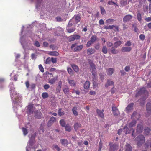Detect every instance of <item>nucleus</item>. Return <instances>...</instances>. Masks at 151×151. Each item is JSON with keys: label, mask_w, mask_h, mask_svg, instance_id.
<instances>
[{"label": "nucleus", "mask_w": 151, "mask_h": 151, "mask_svg": "<svg viewBox=\"0 0 151 151\" xmlns=\"http://www.w3.org/2000/svg\"><path fill=\"white\" fill-rule=\"evenodd\" d=\"M95 52V50L92 48H89L87 50V54L88 55L92 54L94 53Z\"/></svg>", "instance_id": "nucleus-20"}, {"label": "nucleus", "mask_w": 151, "mask_h": 151, "mask_svg": "<svg viewBox=\"0 0 151 151\" xmlns=\"http://www.w3.org/2000/svg\"><path fill=\"white\" fill-rule=\"evenodd\" d=\"M133 104L131 103L129 104L126 108V111L127 113H129L132 110Z\"/></svg>", "instance_id": "nucleus-8"}, {"label": "nucleus", "mask_w": 151, "mask_h": 151, "mask_svg": "<svg viewBox=\"0 0 151 151\" xmlns=\"http://www.w3.org/2000/svg\"><path fill=\"white\" fill-rule=\"evenodd\" d=\"M103 110H102V111L99 109H97L96 110V112L99 116L102 118L104 117V114L103 113Z\"/></svg>", "instance_id": "nucleus-19"}, {"label": "nucleus", "mask_w": 151, "mask_h": 151, "mask_svg": "<svg viewBox=\"0 0 151 151\" xmlns=\"http://www.w3.org/2000/svg\"><path fill=\"white\" fill-rule=\"evenodd\" d=\"M77 108L76 107H73L72 109V111L74 115L76 116H77L78 115V113L77 111Z\"/></svg>", "instance_id": "nucleus-36"}, {"label": "nucleus", "mask_w": 151, "mask_h": 151, "mask_svg": "<svg viewBox=\"0 0 151 151\" xmlns=\"http://www.w3.org/2000/svg\"><path fill=\"white\" fill-rule=\"evenodd\" d=\"M63 91L65 93L68 94L69 92V89L68 88H66L63 89Z\"/></svg>", "instance_id": "nucleus-59"}, {"label": "nucleus", "mask_w": 151, "mask_h": 151, "mask_svg": "<svg viewBox=\"0 0 151 151\" xmlns=\"http://www.w3.org/2000/svg\"><path fill=\"white\" fill-rule=\"evenodd\" d=\"M89 64L91 67V70L92 75L93 76H95L96 73L95 65L92 62H90Z\"/></svg>", "instance_id": "nucleus-5"}, {"label": "nucleus", "mask_w": 151, "mask_h": 151, "mask_svg": "<svg viewBox=\"0 0 151 151\" xmlns=\"http://www.w3.org/2000/svg\"><path fill=\"white\" fill-rule=\"evenodd\" d=\"M107 49L106 46H103L102 49V52L105 54H106L107 53Z\"/></svg>", "instance_id": "nucleus-42"}, {"label": "nucleus", "mask_w": 151, "mask_h": 151, "mask_svg": "<svg viewBox=\"0 0 151 151\" xmlns=\"http://www.w3.org/2000/svg\"><path fill=\"white\" fill-rule=\"evenodd\" d=\"M121 43L122 42L120 41H119L117 42H116L114 43V47L115 48H117L118 46L120 45Z\"/></svg>", "instance_id": "nucleus-41"}, {"label": "nucleus", "mask_w": 151, "mask_h": 151, "mask_svg": "<svg viewBox=\"0 0 151 151\" xmlns=\"http://www.w3.org/2000/svg\"><path fill=\"white\" fill-rule=\"evenodd\" d=\"M71 67L76 72H78L79 71V68L75 64H73L71 65Z\"/></svg>", "instance_id": "nucleus-28"}, {"label": "nucleus", "mask_w": 151, "mask_h": 151, "mask_svg": "<svg viewBox=\"0 0 151 151\" xmlns=\"http://www.w3.org/2000/svg\"><path fill=\"white\" fill-rule=\"evenodd\" d=\"M34 45L35 46L37 47L40 46V43L38 41H35L34 44Z\"/></svg>", "instance_id": "nucleus-63"}, {"label": "nucleus", "mask_w": 151, "mask_h": 151, "mask_svg": "<svg viewBox=\"0 0 151 151\" xmlns=\"http://www.w3.org/2000/svg\"><path fill=\"white\" fill-rule=\"evenodd\" d=\"M125 151H131L132 148L130 144L126 143L125 145Z\"/></svg>", "instance_id": "nucleus-15"}, {"label": "nucleus", "mask_w": 151, "mask_h": 151, "mask_svg": "<svg viewBox=\"0 0 151 151\" xmlns=\"http://www.w3.org/2000/svg\"><path fill=\"white\" fill-rule=\"evenodd\" d=\"M139 116V114H137L136 112L134 111L132 115L131 118L133 119H138Z\"/></svg>", "instance_id": "nucleus-25"}, {"label": "nucleus", "mask_w": 151, "mask_h": 151, "mask_svg": "<svg viewBox=\"0 0 151 151\" xmlns=\"http://www.w3.org/2000/svg\"><path fill=\"white\" fill-rule=\"evenodd\" d=\"M128 125L126 124L124 127V130L125 132V134H129L132 131V129H130L128 127Z\"/></svg>", "instance_id": "nucleus-11"}, {"label": "nucleus", "mask_w": 151, "mask_h": 151, "mask_svg": "<svg viewBox=\"0 0 151 151\" xmlns=\"http://www.w3.org/2000/svg\"><path fill=\"white\" fill-rule=\"evenodd\" d=\"M108 4L109 5H113V4H114L116 6H118V5L116 3L111 1H109L108 2Z\"/></svg>", "instance_id": "nucleus-57"}, {"label": "nucleus", "mask_w": 151, "mask_h": 151, "mask_svg": "<svg viewBox=\"0 0 151 151\" xmlns=\"http://www.w3.org/2000/svg\"><path fill=\"white\" fill-rule=\"evenodd\" d=\"M132 18V16L130 15H127L123 18V21L124 22H126L129 21Z\"/></svg>", "instance_id": "nucleus-10"}, {"label": "nucleus", "mask_w": 151, "mask_h": 151, "mask_svg": "<svg viewBox=\"0 0 151 151\" xmlns=\"http://www.w3.org/2000/svg\"><path fill=\"white\" fill-rule=\"evenodd\" d=\"M115 27V26L114 25H109V26H105L104 27V29H112L114 27Z\"/></svg>", "instance_id": "nucleus-43"}, {"label": "nucleus", "mask_w": 151, "mask_h": 151, "mask_svg": "<svg viewBox=\"0 0 151 151\" xmlns=\"http://www.w3.org/2000/svg\"><path fill=\"white\" fill-rule=\"evenodd\" d=\"M144 96L143 100H145L148 96V92L145 89V88H142L138 91L135 95V97H137L141 95Z\"/></svg>", "instance_id": "nucleus-2"}, {"label": "nucleus", "mask_w": 151, "mask_h": 151, "mask_svg": "<svg viewBox=\"0 0 151 151\" xmlns=\"http://www.w3.org/2000/svg\"><path fill=\"white\" fill-rule=\"evenodd\" d=\"M136 123V122L135 120H133L129 124L128 126L129 127L131 128L134 126Z\"/></svg>", "instance_id": "nucleus-29"}, {"label": "nucleus", "mask_w": 151, "mask_h": 151, "mask_svg": "<svg viewBox=\"0 0 151 151\" xmlns=\"http://www.w3.org/2000/svg\"><path fill=\"white\" fill-rule=\"evenodd\" d=\"M96 40V36L95 35H93L91 38L90 41L93 43H94Z\"/></svg>", "instance_id": "nucleus-39"}, {"label": "nucleus", "mask_w": 151, "mask_h": 151, "mask_svg": "<svg viewBox=\"0 0 151 151\" xmlns=\"http://www.w3.org/2000/svg\"><path fill=\"white\" fill-rule=\"evenodd\" d=\"M35 85L34 84H32L30 86L29 88V90H31L34 89L35 88Z\"/></svg>", "instance_id": "nucleus-56"}, {"label": "nucleus", "mask_w": 151, "mask_h": 151, "mask_svg": "<svg viewBox=\"0 0 151 151\" xmlns=\"http://www.w3.org/2000/svg\"><path fill=\"white\" fill-rule=\"evenodd\" d=\"M65 129L66 131L70 132L71 130V127L68 124H67L65 127Z\"/></svg>", "instance_id": "nucleus-38"}, {"label": "nucleus", "mask_w": 151, "mask_h": 151, "mask_svg": "<svg viewBox=\"0 0 151 151\" xmlns=\"http://www.w3.org/2000/svg\"><path fill=\"white\" fill-rule=\"evenodd\" d=\"M139 39L142 41H143L145 39V36L143 34H140L139 36Z\"/></svg>", "instance_id": "nucleus-52"}, {"label": "nucleus", "mask_w": 151, "mask_h": 151, "mask_svg": "<svg viewBox=\"0 0 151 151\" xmlns=\"http://www.w3.org/2000/svg\"><path fill=\"white\" fill-rule=\"evenodd\" d=\"M51 61V58L50 57H48L46 59L45 63L46 64H50Z\"/></svg>", "instance_id": "nucleus-51"}, {"label": "nucleus", "mask_w": 151, "mask_h": 151, "mask_svg": "<svg viewBox=\"0 0 151 151\" xmlns=\"http://www.w3.org/2000/svg\"><path fill=\"white\" fill-rule=\"evenodd\" d=\"M67 71L68 73L71 76L73 75V71L72 69L69 67L67 68Z\"/></svg>", "instance_id": "nucleus-45"}, {"label": "nucleus", "mask_w": 151, "mask_h": 151, "mask_svg": "<svg viewBox=\"0 0 151 151\" xmlns=\"http://www.w3.org/2000/svg\"><path fill=\"white\" fill-rule=\"evenodd\" d=\"M143 127L142 125L141 124H139L138 125L136 129L137 132L139 133H141L143 130Z\"/></svg>", "instance_id": "nucleus-13"}, {"label": "nucleus", "mask_w": 151, "mask_h": 151, "mask_svg": "<svg viewBox=\"0 0 151 151\" xmlns=\"http://www.w3.org/2000/svg\"><path fill=\"white\" fill-rule=\"evenodd\" d=\"M109 151H116L118 149V146L115 144H109Z\"/></svg>", "instance_id": "nucleus-6"}, {"label": "nucleus", "mask_w": 151, "mask_h": 151, "mask_svg": "<svg viewBox=\"0 0 151 151\" xmlns=\"http://www.w3.org/2000/svg\"><path fill=\"white\" fill-rule=\"evenodd\" d=\"M74 37L73 35L70 36L69 37V41H73L75 40Z\"/></svg>", "instance_id": "nucleus-58"}, {"label": "nucleus", "mask_w": 151, "mask_h": 151, "mask_svg": "<svg viewBox=\"0 0 151 151\" xmlns=\"http://www.w3.org/2000/svg\"><path fill=\"white\" fill-rule=\"evenodd\" d=\"M60 123L62 127H64L65 126V122L64 119L61 120L60 121Z\"/></svg>", "instance_id": "nucleus-40"}, {"label": "nucleus", "mask_w": 151, "mask_h": 151, "mask_svg": "<svg viewBox=\"0 0 151 151\" xmlns=\"http://www.w3.org/2000/svg\"><path fill=\"white\" fill-rule=\"evenodd\" d=\"M68 81L71 86L75 87L76 86V83L74 81L68 79Z\"/></svg>", "instance_id": "nucleus-27"}, {"label": "nucleus", "mask_w": 151, "mask_h": 151, "mask_svg": "<svg viewBox=\"0 0 151 151\" xmlns=\"http://www.w3.org/2000/svg\"><path fill=\"white\" fill-rule=\"evenodd\" d=\"M106 44L107 47H111L113 45V43L110 42H108Z\"/></svg>", "instance_id": "nucleus-64"}, {"label": "nucleus", "mask_w": 151, "mask_h": 151, "mask_svg": "<svg viewBox=\"0 0 151 151\" xmlns=\"http://www.w3.org/2000/svg\"><path fill=\"white\" fill-rule=\"evenodd\" d=\"M42 97L44 99L47 98L48 97V94L46 92H44L42 94Z\"/></svg>", "instance_id": "nucleus-48"}, {"label": "nucleus", "mask_w": 151, "mask_h": 151, "mask_svg": "<svg viewBox=\"0 0 151 151\" xmlns=\"http://www.w3.org/2000/svg\"><path fill=\"white\" fill-rule=\"evenodd\" d=\"M131 45V43L130 41H127L125 44V46L126 47L130 46Z\"/></svg>", "instance_id": "nucleus-60"}, {"label": "nucleus", "mask_w": 151, "mask_h": 151, "mask_svg": "<svg viewBox=\"0 0 151 151\" xmlns=\"http://www.w3.org/2000/svg\"><path fill=\"white\" fill-rule=\"evenodd\" d=\"M25 84L27 88L29 90L30 86L29 81H26L25 83Z\"/></svg>", "instance_id": "nucleus-61"}, {"label": "nucleus", "mask_w": 151, "mask_h": 151, "mask_svg": "<svg viewBox=\"0 0 151 151\" xmlns=\"http://www.w3.org/2000/svg\"><path fill=\"white\" fill-rule=\"evenodd\" d=\"M53 148L54 149H55L57 150V151H60L61 150L58 146L57 145H53Z\"/></svg>", "instance_id": "nucleus-49"}, {"label": "nucleus", "mask_w": 151, "mask_h": 151, "mask_svg": "<svg viewBox=\"0 0 151 151\" xmlns=\"http://www.w3.org/2000/svg\"><path fill=\"white\" fill-rule=\"evenodd\" d=\"M137 18L139 21H141L142 20V17L141 14L139 12L137 14Z\"/></svg>", "instance_id": "nucleus-46"}, {"label": "nucleus", "mask_w": 151, "mask_h": 151, "mask_svg": "<svg viewBox=\"0 0 151 151\" xmlns=\"http://www.w3.org/2000/svg\"><path fill=\"white\" fill-rule=\"evenodd\" d=\"M51 61L53 63H55L57 62V59L56 58L52 57L51 58Z\"/></svg>", "instance_id": "nucleus-62"}, {"label": "nucleus", "mask_w": 151, "mask_h": 151, "mask_svg": "<svg viewBox=\"0 0 151 151\" xmlns=\"http://www.w3.org/2000/svg\"><path fill=\"white\" fill-rule=\"evenodd\" d=\"M112 110L114 115L118 116L120 114L117 108L115 107H112Z\"/></svg>", "instance_id": "nucleus-12"}, {"label": "nucleus", "mask_w": 151, "mask_h": 151, "mask_svg": "<svg viewBox=\"0 0 151 151\" xmlns=\"http://www.w3.org/2000/svg\"><path fill=\"white\" fill-rule=\"evenodd\" d=\"M48 54L51 56H58L59 54L57 51H50Z\"/></svg>", "instance_id": "nucleus-31"}, {"label": "nucleus", "mask_w": 151, "mask_h": 151, "mask_svg": "<svg viewBox=\"0 0 151 151\" xmlns=\"http://www.w3.org/2000/svg\"><path fill=\"white\" fill-rule=\"evenodd\" d=\"M132 49L130 47H123L121 49V51L122 52H129Z\"/></svg>", "instance_id": "nucleus-21"}, {"label": "nucleus", "mask_w": 151, "mask_h": 151, "mask_svg": "<svg viewBox=\"0 0 151 151\" xmlns=\"http://www.w3.org/2000/svg\"><path fill=\"white\" fill-rule=\"evenodd\" d=\"M81 126V125L80 123H76L74 126V129L75 131H76L78 129V128Z\"/></svg>", "instance_id": "nucleus-33"}, {"label": "nucleus", "mask_w": 151, "mask_h": 151, "mask_svg": "<svg viewBox=\"0 0 151 151\" xmlns=\"http://www.w3.org/2000/svg\"><path fill=\"white\" fill-rule=\"evenodd\" d=\"M42 0H37L36 6V7L37 8H39L41 5V1Z\"/></svg>", "instance_id": "nucleus-44"}, {"label": "nucleus", "mask_w": 151, "mask_h": 151, "mask_svg": "<svg viewBox=\"0 0 151 151\" xmlns=\"http://www.w3.org/2000/svg\"><path fill=\"white\" fill-rule=\"evenodd\" d=\"M36 135V133H34L31 136L28 142V145L26 147V151H30L31 148L32 146L35 141L34 139Z\"/></svg>", "instance_id": "nucleus-3"}, {"label": "nucleus", "mask_w": 151, "mask_h": 151, "mask_svg": "<svg viewBox=\"0 0 151 151\" xmlns=\"http://www.w3.org/2000/svg\"><path fill=\"white\" fill-rule=\"evenodd\" d=\"M56 121V118L54 117H52L50 119V120L48 123V125L49 126H51L53 123Z\"/></svg>", "instance_id": "nucleus-9"}, {"label": "nucleus", "mask_w": 151, "mask_h": 151, "mask_svg": "<svg viewBox=\"0 0 151 151\" xmlns=\"http://www.w3.org/2000/svg\"><path fill=\"white\" fill-rule=\"evenodd\" d=\"M111 53L113 54H117L119 52V51L115 49L113 47H112L111 50Z\"/></svg>", "instance_id": "nucleus-35"}, {"label": "nucleus", "mask_w": 151, "mask_h": 151, "mask_svg": "<svg viewBox=\"0 0 151 151\" xmlns=\"http://www.w3.org/2000/svg\"><path fill=\"white\" fill-rule=\"evenodd\" d=\"M114 70L113 68H109L107 70V74L109 76L111 75L113 73Z\"/></svg>", "instance_id": "nucleus-26"}, {"label": "nucleus", "mask_w": 151, "mask_h": 151, "mask_svg": "<svg viewBox=\"0 0 151 151\" xmlns=\"http://www.w3.org/2000/svg\"><path fill=\"white\" fill-rule=\"evenodd\" d=\"M25 41L24 40V38L23 37H21L20 38V42L23 46V48L24 49H25V47H24V44H25Z\"/></svg>", "instance_id": "nucleus-34"}, {"label": "nucleus", "mask_w": 151, "mask_h": 151, "mask_svg": "<svg viewBox=\"0 0 151 151\" xmlns=\"http://www.w3.org/2000/svg\"><path fill=\"white\" fill-rule=\"evenodd\" d=\"M58 78V76H56L51 79L49 80L48 82L51 84H54L55 82L57 81Z\"/></svg>", "instance_id": "nucleus-18"}, {"label": "nucleus", "mask_w": 151, "mask_h": 151, "mask_svg": "<svg viewBox=\"0 0 151 151\" xmlns=\"http://www.w3.org/2000/svg\"><path fill=\"white\" fill-rule=\"evenodd\" d=\"M76 29L75 27L70 28H67L66 30L69 33H71L73 32Z\"/></svg>", "instance_id": "nucleus-37"}, {"label": "nucleus", "mask_w": 151, "mask_h": 151, "mask_svg": "<svg viewBox=\"0 0 151 151\" xmlns=\"http://www.w3.org/2000/svg\"><path fill=\"white\" fill-rule=\"evenodd\" d=\"M60 141L63 145L66 146L68 145V141L66 139H60Z\"/></svg>", "instance_id": "nucleus-22"}, {"label": "nucleus", "mask_w": 151, "mask_h": 151, "mask_svg": "<svg viewBox=\"0 0 151 151\" xmlns=\"http://www.w3.org/2000/svg\"><path fill=\"white\" fill-rule=\"evenodd\" d=\"M90 86V82L88 81H86L84 85V88L85 89H87Z\"/></svg>", "instance_id": "nucleus-32"}, {"label": "nucleus", "mask_w": 151, "mask_h": 151, "mask_svg": "<svg viewBox=\"0 0 151 151\" xmlns=\"http://www.w3.org/2000/svg\"><path fill=\"white\" fill-rule=\"evenodd\" d=\"M74 20L76 23L79 22L81 20V17L79 15H77L74 16L72 18V20Z\"/></svg>", "instance_id": "nucleus-14"}, {"label": "nucleus", "mask_w": 151, "mask_h": 151, "mask_svg": "<svg viewBox=\"0 0 151 151\" xmlns=\"http://www.w3.org/2000/svg\"><path fill=\"white\" fill-rule=\"evenodd\" d=\"M34 110L33 105H29L27 107V112L29 114H32L34 111Z\"/></svg>", "instance_id": "nucleus-7"}, {"label": "nucleus", "mask_w": 151, "mask_h": 151, "mask_svg": "<svg viewBox=\"0 0 151 151\" xmlns=\"http://www.w3.org/2000/svg\"><path fill=\"white\" fill-rule=\"evenodd\" d=\"M9 87L12 100L14 103H18L20 101L21 99L20 95L14 91L15 88L14 87V85L12 83H10Z\"/></svg>", "instance_id": "nucleus-1"}, {"label": "nucleus", "mask_w": 151, "mask_h": 151, "mask_svg": "<svg viewBox=\"0 0 151 151\" xmlns=\"http://www.w3.org/2000/svg\"><path fill=\"white\" fill-rule=\"evenodd\" d=\"M114 21V20L113 19H109L106 21V23L108 24H110L111 23L113 22Z\"/></svg>", "instance_id": "nucleus-50"}, {"label": "nucleus", "mask_w": 151, "mask_h": 151, "mask_svg": "<svg viewBox=\"0 0 151 151\" xmlns=\"http://www.w3.org/2000/svg\"><path fill=\"white\" fill-rule=\"evenodd\" d=\"M23 134L24 136H26L28 133V132L27 130L25 128H22V129Z\"/></svg>", "instance_id": "nucleus-47"}, {"label": "nucleus", "mask_w": 151, "mask_h": 151, "mask_svg": "<svg viewBox=\"0 0 151 151\" xmlns=\"http://www.w3.org/2000/svg\"><path fill=\"white\" fill-rule=\"evenodd\" d=\"M111 85L113 86V87H114V82L110 80H108L107 81V83L105 84V86L108 87V86Z\"/></svg>", "instance_id": "nucleus-24"}, {"label": "nucleus", "mask_w": 151, "mask_h": 151, "mask_svg": "<svg viewBox=\"0 0 151 151\" xmlns=\"http://www.w3.org/2000/svg\"><path fill=\"white\" fill-rule=\"evenodd\" d=\"M135 141L137 142V145L139 146H141L144 143L145 141V138L142 135H140L136 138Z\"/></svg>", "instance_id": "nucleus-4"}, {"label": "nucleus", "mask_w": 151, "mask_h": 151, "mask_svg": "<svg viewBox=\"0 0 151 151\" xmlns=\"http://www.w3.org/2000/svg\"><path fill=\"white\" fill-rule=\"evenodd\" d=\"M61 109H59L58 110V114L60 116L63 115L64 114V113L63 112H62Z\"/></svg>", "instance_id": "nucleus-53"}, {"label": "nucleus", "mask_w": 151, "mask_h": 151, "mask_svg": "<svg viewBox=\"0 0 151 151\" xmlns=\"http://www.w3.org/2000/svg\"><path fill=\"white\" fill-rule=\"evenodd\" d=\"M39 68L41 72L42 73L44 72V68L41 64H40L39 65Z\"/></svg>", "instance_id": "nucleus-54"}, {"label": "nucleus", "mask_w": 151, "mask_h": 151, "mask_svg": "<svg viewBox=\"0 0 151 151\" xmlns=\"http://www.w3.org/2000/svg\"><path fill=\"white\" fill-rule=\"evenodd\" d=\"M83 47V45H81L79 46H76L73 49V50L75 52L79 51L81 50Z\"/></svg>", "instance_id": "nucleus-16"}, {"label": "nucleus", "mask_w": 151, "mask_h": 151, "mask_svg": "<svg viewBox=\"0 0 151 151\" xmlns=\"http://www.w3.org/2000/svg\"><path fill=\"white\" fill-rule=\"evenodd\" d=\"M144 134L145 135H148L151 131L150 129L148 127H146L144 129Z\"/></svg>", "instance_id": "nucleus-17"}, {"label": "nucleus", "mask_w": 151, "mask_h": 151, "mask_svg": "<svg viewBox=\"0 0 151 151\" xmlns=\"http://www.w3.org/2000/svg\"><path fill=\"white\" fill-rule=\"evenodd\" d=\"M146 110L147 112L150 113L151 112V104L150 103H148L146 106Z\"/></svg>", "instance_id": "nucleus-23"}, {"label": "nucleus", "mask_w": 151, "mask_h": 151, "mask_svg": "<svg viewBox=\"0 0 151 151\" xmlns=\"http://www.w3.org/2000/svg\"><path fill=\"white\" fill-rule=\"evenodd\" d=\"M100 9H101V14H102L104 15V14H105L106 12H105V9H104V8L103 7L101 6Z\"/></svg>", "instance_id": "nucleus-55"}, {"label": "nucleus", "mask_w": 151, "mask_h": 151, "mask_svg": "<svg viewBox=\"0 0 151 151\" xmlns=\"http://www.w3.org/2000/svg\"><path fill=\"white\" fill-rule=\"evenodd\" d=\"M97 78L96 77V75L95 76H93V86L96 87L97 86Z\"/></svg>", "instance_id": "nucleus-30"}]
</instances>
